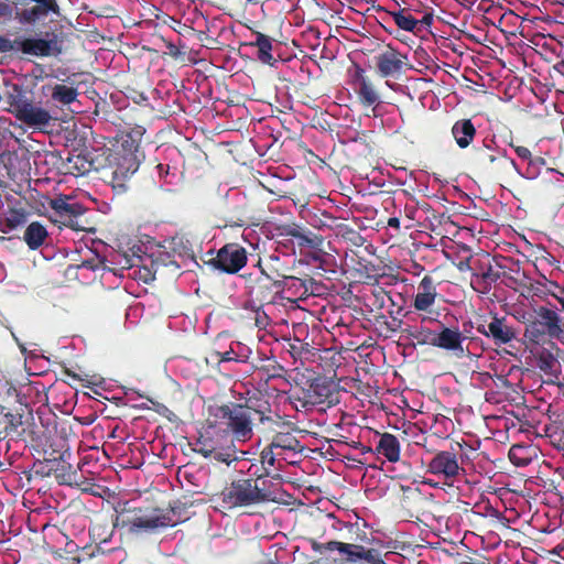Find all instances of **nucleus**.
Here are the masks:
<instances>
[{
	"label": "nucleus",
	"mask_w": 564,
	"mask_h": 564,
	"mask_svg": "<svg viewBox=\"0 0 564 564\" xmlns=\"http://www.w3.org/2000/svg\"><path fill=\"white\" fill-rule=\"evenodd\" d=\"M50 207L61 218L59 220L72 216H82L85 213V208L80 204L72 202L68 196L64 195L51 199Z\"/></svg>",
	"instance_id": "obj_16"
},
{
	"label": "nucleus",
	"mask_w": 564,
	"mask_h": 564,
	"mask_svg": "<svg viewBox=\"0 0 564 564\" xmlns=\"http://www.w3.org/2000/svg\"><path fill=\"white\" fill-rule=\"evenodd\" d=\"M134 264L131 262L129 258H124V263L122 264V269H129L133 267Z\"/></svg>",
	"instance_id": "obj_42"
},
{
	"label": "nucleus",
	"mask_w": 564,
	"mask_h": 564,
	"mask_svg": "<svg viewBox=\"0 0 564 564\" xmlns=\"http://www.w3.org/2000/svg\"><path fill=\"white\" fill-rule=\"evenodd\" d=\"M514 151L517 155L524 161H529L532 158L530 150L525 147H516Z\"/></svg>",
	"instance_id": "obj_37"
},
{
	"label": "nucleus",
	"mask_w": 564,
	"mask_h": 564,
	"mask_svg": "<svg viewBox=\"0 0 564 564\" xmlns=\"http://www.w3.org/2000/svg\"><path fill=\"white\" fill-rule=\"evenodd\" d=\"M56 41L53 39H26L21 43V50L26 54L36 56H48L56 48Z\"/></svg>",
	"instance_id": "obj_21"
},
{
	"label": "nucleus",
	"mask_w": 564,
	"mask_h": 564,
	"mask_svg": "<svg viewBox=\"0 0 564 564\" xmlns=\"http://www.w3.org/2000/svg\"><path fill=\"white\" fill-rule=\"evenodd\" d=\"M271 446L274 447V448H284V449H286V448L291 449L292 448L291 444L290 443L289 444L284 443L282 438L275 440L272 443Z\"/></svg>",
	"instance_id": "obj_39"
},
{
	"label": "nucleus",
	"mask_w": 564,
	"mask_h": 564,
	"mask_svg": "<svg viewBox=\"0 0 564 564\" xmlns=\"http://www.w3.org/2000/svg\"><path fill=\"white\" fill-rule=\"evenodd\" d=\"M156 169L159 170L160 174H163V173L167 174L169 173V166H164L163 164L156 165Z\"/></svg>",
	"instance_id": "obj_41"
},
{
	"label": "nucleus",
	"mask_w": 564,
	"mask_h": 564,
	"mask_svg": "<svg viewBox=\"0 0 564 564\" xmlns=\"http://www.w3.org/2000/svg\"><path fill=\"white\" fill-rule=\"evenodd\" d=\"M525 452V447L521 445H513L509 451V458L516 466H527L530 463V458L524 457L522 454Z\"/></svg>",
	"instance_id": "obj_30"
},
{
	"label": "nucleus",
	"mask_w": 564,
	"mask_h": 564,
	"mask_svg": "<svg viewBox=\"0 0 564 564\" xmlns=\"http://www.w3.org/2000/svg\"><path fill=\"white\" fill-rule=\"evenodd\" d=\"M48 237L47 229L39 221H32L24 230L23 240L31 250L42 247Z\"/></svg>",
	"instance_id": "obj_22"
},
{
	"label": "nucleus",
	"mask_w": 564,
	"mask_h": 564,
	"mask_svg": "<svg viewBox=\"0 0 564 564\" xmlns=\"http://www.w3.org/2000/svg\"><path fill=\"white\" fill-rule=\"evenodd\" d=\"M3 387L6 388V393L7 395L10 398V397H13V398H17L18 397V392H17V389L10 384L9 382H6L3 384Z\"/></svg>",
	"instance_id": "obj_38"
},
{
	"label": "nucleus",
	"mask_w": 564,
	"mask_h": 564,
	"mask_svg": "<svg viewBox=\"0 0 564 564\" xmlns=\"http://www.w3.org/2000/svg\"><path fill=\"white\" fill-rule=\"evenodd\" d=\"M122 153H118L119 158L112 172V188L117 193L126 191V181L134 174L140 164L139 143L128 137L121 144Z\"/></svg>",
	"instance_id": "obj_5"
},
{
	"label": "nucleus",
	"mask_w": 564,
	"mask_h": 564,
	"mask_svg": "<svg viewBox=\"0 0 564 564\" xmlns=\"http://www.w3.org/2000/svg\"><path fill=\"white\" fill-rule=\"evenodd\" d=\"M452 135L460 149H466L476 135V128L470 119H462L453 124Z\"/></svg>",
	"instance_id": "obj_18"
},
{
	"label": "nucleus",
	"mask_w": 564,
	"mask_h": 564,
	"mask_svg": "<svg viewBox=\"0 0 564 564\" xmlns=\"http://www.w3.org/2000/svg\"><path fill=\"white\" fill-rule=\"evenodd\" d=\"M223 507L231 509L267 500L268 495L258 486V480L239 479L224 488L220 494Z\"/></svg>",
	"instance_id": "obj_4"
},
{
	"label": "nucleus",
	"mask_w": 564,
	"mask_h": 564,
	"mask_svg": "<svg viewBox=\"0 0 564 564\" xmlns=\"http://www.w3.org/2000/svg\"><path fill=\"white\" fill-rule=\"evenodd\" d=\"M162 248V253H166L167 258L170 259L169 261L163 260L165 264L175 263V256L184 257L187 256L189 251L187 241H184L182 237H173L169 240H165Z\"/></svg>",
	"instance_id": "obj_23"
},
{
	"label": "nucleus",
	"mask_w": 564,
	"mask_h": 564,
	"mask_svg": "<svg viewBox=\"0 0 564 564\" xmlns=\"http://www.w3.org/2000/svg\"><path fill=\"white\" fill-rule=\"evenodd\" d=\"M393 22L401 29L408 32H413L419 21L410 13H406L405 10H399L390 13Z\"/></svg>",
	"instance_id": "obj_27"
},
{
	"label": "nucleus",
	"mask_w": 564,
	"mask_h": 564,
	"mask_svg": "<svg viewBox=\"0 0 564 564\" xmlns=\"http://www.w3.org/2000/svg\"><path fill=\"white\" fill-rule=\"evenodd\" d=\"M378 454L384 456L390 463L400 460L401 445L397 436L390 433H383L380 436L376 447Z\"/></svg>",
	"instance_id": "obj_19"
},
{
	"label": "nucleus",
	"mask_w": 564,
	"mask_h": 564,
	"mask_svg": "<svg viewBox=\"0 0 564 564\" xmlns=\"http://www.w3.org/2000/svg\"><path fill=\"white\" fill-rule=\"evenodd\" d=\"M354 85L356 93L365 106H372L379 101V95L360 67L356 68Z\"/></svg>",
	"instance_id": "obj_14"
},
{
	"label": "nucleus",
	"mask_w": 564,
	"mask_h": 564,
	"mask_svg": "<svg viewBox=\"0 0 564 564\" xmlns=\"http://www.w3.org/2000/svg\"><path fill=\"white\" fill-rule=\"evenodd\" d=\"M556 362V359L552 355L541 356L539 360V367L540 369L546 371L551 370Z\"/></svg>",
	"instance_id": "obj_35"
},
{
	"label": "nucleus",
	"mask_w": 564,
	"mask_h": 564,
	"mask_svg": "<svg viewBox=\"0 0 564 564\" xmlns=\"http://www.w3.org/2000/svg\"><path fill=\"white\" fill-rule=\"evenodd\" d=\"M536 317L525 328V337L539 344L546 337L564 343V319L556 310L540 306L535 310Z\"/></svg>",
	"instance_id": "obj_3"
},
{
	"label": "nucleus",
	"mask_w": 564,
	"mask_h": 564,
	"mask_svg": "<svg viewBox=\"0 0 564 564\" xmlns=\"http://www.w3.org/2000/svg\"><path fill=\"white\" fill-rule=\"evenodd\" d=\"M50 12L58 14V4L56 1L36 2V6L18 12L17 19L22 24H32L40 18L46 17Z\"/></svg>",
	"instance_id": "obj_15"
},
{
	"label": "nucleus",
	"mask_w": 564,
	"mask_h": 564,
	"mask_svg": "<svg viewBox=\"0 0 564 564\" xmlns=\"http://www.w3.org/2000/svg\"><path fill=\"white\" fill-rule=\"evenodd\" d=\"M477 330L487 337H492L498 346L509 344L516 338L514 329L507 324L503 317L494 316L487 327L478 326Z\"/></svg>",
	"instance_id": "obj_10"
},
{
	"label": "nucleus",
	"mask_w": 564,
	"mask_h": 564,
	"mask_svg": "<svg viewBox=\"0 0 564 564\" xmlns=\"http://www.w3.org/2000/svg\"><path fill=\"white\" fill-rule=\"evenodd\" d=\"M427 453H433V457L426 464V473L431 474L438 479L445 481H454L460 475L464 474L465 469L463 463L459 459V452L454 448L449 451H432L422 445Z\"/></svg>",
	"instance_id": "obj_6"
},
{
	"label": "nucleus",
	"mask_w": 564,
	"mask_h": 564,
	"mask_svg": "<svg viewBox=\"0 0 564 564\" xmlns=\"http://www.w3.org/2000/svg\"><path fill=\"white\" fill-rule=\"evenodd\" d=\"M268 462H269V464H270V465H273V463H274V458H273V456H270V458H269V460H268Z\"/></svg>",
	"instance_id": "obj_46"
},
{
	"label": "nucleus",
	"mask_w": 564,
	"mask_h": 564,
	"mask_svg": "<svg viewBox=\"0 0 564 564\" xmlns=\"http://www.w3.org/2000/svg\"><path fill=\"white\" fill-rule=\"evenodd\" d=\"M256 39L250 45L258 47V59L263 64L272 65L275 59L272 55V40L260 32H256Z\"/></svg>",
	"instance_id": "obj_24"
},
{
	"label": "nucleus",
	"mask_w": 564,
	"mask_h": 564,
	"mask_svg": "<svg viewBox=\"0 0 564 564\" xmlns=\"http://www.w3.org/2000/svg\"><path fill=\"white\" fill-rule=\"evenodd\" d=\"M210 416L216 425L228 434L231 433L237 442H247L253 435L252 411L242 404L229 403L217 406L210 412Z\"/></svg>",
	"instance_id": "obj_2"
},
{
	"label": "nucleus",
	"mask_w": 564,
	"mask_h": 564,
	"mask_svg": "<svg viewBox=\"0 0 564 564\" xmlns=\"http://www.w3.org/2000/svg\"><path fill=\"white\" fill-rule=\"evenodd\" d=\"M55 221H59L63 226L72 228L76 231L85 230V227L82 226L78 221V216H72L69 218H66L65 220L55 219Z\"/></svg>",
	"instance_id": "obj_34"
},
{
	"label": "nucleus",
	"mask_w": 564,
	"mask_h": 564,
	"mask_svg": "<svg viewBox=\"0 0 564 564\" xmlns=\"http://www.w3.org/2000/svg\"><path fill=\"white\" fill-rule=\"evenodd\" d=\"M227 443H232L226 431L216 425L215 420L210 421L204 434L199 436L194 451L202 454L205 458L212 457L213 453Z\"/></svg>",
	"instance_id": "obj_9"
},
{
	"label": "nucleus",
	"mask_w": 564,
	"mask_h": 564,
	"mask_svg": "<svg viewBox=\"0 0 564 564\" xmlns=\"http://www.w3.org/2000/svg\"><path fill=\"white\" fill-rule=\"evenodd\" d=\"M388 226L391 227V228L399 229L400 228V220H399V218H397V217L389 218Z\"/></svg>",
	"instance_id": "obj_40"
},
{
	"label": "nucleus",
	"mask_w": 564,
	"mask_h": 564,
	"mask_svg": "<svg viewBox=\"0 0 564 564\" xmlns=\"http://www.w3.org/2000/svg\"><path fill=\"white\" fill-rule=\"evenodd\" d=\"M340 554H344L346 556V561L349 563L365 561L370 564H377L379 562L378 554L375 550H367L365 546L359 544L344 543Z\"/></svg>",
	"instance_id": "obj_17"
},
{
	"label": "nucleus",
	"mask_w": 564,
	"mask_h": 564,
	"mask_svg": "<svg viewBox=\"0 0 564 564\" xmlns=\"http://www.w3.org/2000/svg\"><path fill=\"white\" fill-rule=\"evenodd\" d=\"M210 458L215 459L216 462L224 463L226 465H230L232 462L237 459L231 443L226 448L225 446L217 448L213 453Z\"/></svg>",
	"instance_id": "obj_29"
},
{
	"label": "nucleus",
	"mask_w": 564,
	"mask_h": 564,
	"mask_svg": "<svg viewBox=\"0 0 564 564\" xmlns=\"http://www.w3.org/2000/svg\"><path fill=\"white\" fill-rule=\"evenodd\" d=\"M479 155L484 161H487L489 163H495L498 159V156L492 153L487 144H484L479 149Z\"/></svg>",
	"instance_id": "obj_36"
},
{
	"label": "nucleus",
	"mask_w": 564,
	"mask_h": 564,
	"mask_svg": "<svg viewBox=\"0 0 564 564\" xmlns=\"http://www.w3.org/2000/svg\"><path fill=\"white\" fill-rule=\"evenodd\" d=\"M466 339L464 334L458 328L443 327L437 334L436 347L449 350L456 358L465 356L463 343Z\"/></svg>",
	"instance_id": "obj_12"
},
{
	"label": "nucleus",
	"mask_w": 564,
	"mask_h": 564,
	"mask_svg": "<svg viewBox=\"0 0 564 564\" xmlns=\"http://www.w3.org/2000/svg\"><path fill=\"white\" fill-rule=\"evenodd\" d=\"M509 162L520 176L528 178V180L536 178L541 172L542 166L545 164L544 159L539 158V156H536V158L532 156L528 161V166H527L525 171H521L514 160L510 159Z\"/></svg>",
	"instance_id": "obj_25"
},
{
	"label": "nucleus",
	"mask_w": 564,
	"mask_h": 564,
	"mask_svg": "<svg viewBox=\"0 0 564 564\" xmlns=\"http://www.w3.org/2000/svg\"><path fill=\"white\" fill-rule=\"evenodd\" d=\"M557 301L560 302V304L562 305L563 310H564V297H558L556 296Z\"/></svg>",
	"instance_id": "obj_44"
},
{
	"label": "nucleus",
	"mask_w": 564,
	"mask_h": 564,
	"mask_svg": "<svg viewBox=\"0 0 564 564\" xmlns=\"http://www.w3.org/2000/svg\"><path fill=\"white\" fill-rule=\"evenodd\" d=\"M517 318L523 322L525 319V313L519 315Z\"/></svg>",
	"instance_id": "obj_45"
},
{
	"label": "nucleus",
	"mask_w": 564,
	"mask_h": 564,
	"mask_svg": "<svg viewBox=\"0 0 564 564\" xmlns=\"http://www.w3.org/2000/svg\"><path fill=\"white\" fill-rule=\"evenodd\" d=\"M437 334L429 328H420L414 334L413 338L421 345H432L436 347Z\"/></svg>",
	"instance_id": "obj_28"
},
{
	"label": "nucleus",
	"mask_w": 564,
	"mask_h": 564,
	"mask_svg": "<svg viewBox=\"0 0 564 564\" xmlns=\"http://www.w3.org/2000/svg\"><path fill=\"white\" fill-rule=\"evenodd\" d=\"M181 522V518L174 509H153L143 514L137 516L131 521L130 531L154 532L163 528L174 527Z\"/></svg>",
	"instance_id": "obj_7"
},
{
	"label": "nucleus",
	"mask_w": 564,
	"mask_h": 564,
	"mask_svg": "<svg viewBox=\"0 0 564 564\" xmlns=\"http://www.w3.org/2000/svg\"><path fill=\"white\" fill-rule=\"evenodd\" d=\"M231 358L228 356V352H226L225 355L221 356L220 361H228Z\"/></svg>",
	"instance_id": "obj_43"
},
{
	"label": "nucleus",
	"mask_w": 564,
	"mask_h": 564,
	"mask_svg": "<svg viewBox=\"0 0 564 564\" xmlns=\"http://www.w3.org/2000/svg\"><path fill=\"white\" fill-rule=\"evenodd\" d=\"M78 91L76 88L56 84L52 88V99L62 105H69L76 100Z\"/></svg>",
	"instance_id": "obj_26"
},
{
	"label": "nucleus",
	"mask_w": 564,
	"mask_h": 564,
	"mask_svg": "<svg viewBox=\"0 0 564 564\" xmlns=\"http://www.w3.org/2000/svg\"><path fill=\"white\" fill-rule=\"evenodd\" d=\"M8 111L25 127L46 131L54 120L51 111L44 108L41 102H34L18 84L7 85L4 94Z\"/></svg>",
	"instance_id": "obj_1"
},
{
	"label": "nucleus",
	"mask_w": 564,
	"mask_h": 564,
	"mask_svg": "<svg viewBox=\"0 0 564 564\" xmlns=\"http://www.w3.org/2000/svg\"><path fill=\"white\" fill-rule=\"evenodd\" d=\"M436 296L437 292L433 279L430 275H425L419 283L413 307L416 311L426 312L435 304Z\"/></svg>",
	"instance_id": "obj_13"
},
{
	"label": "nucleus",
	"mask_w": 564,
	"mask_h": 564,
	"mask_svg": "<svg viewBox=\"0 0 564 564\" xmlns=\"http://www.w3.org/2000/svg\"><path fill=\"white\" fill-rule=\"evenodd\" d=\"M341 547H344V542L339 541H329L327 543H314L313 545V550L321 554H323L325 551H337L340 553Z\"/></svg>",
	"instance_id": "obj_31"
},
{
	"label": "nucleus",
	"mask_w": 564,
	"mask_h": 564,
	"mask_svg": "<svg viewBox=\"0 0 564 564\" xmlns=\"http://www.w3.org/2000/svg\"><path fill=\"white\" fill-rule=\"evenodd\" d=\"M254 324L257 327H259L260 329H264L267 328V326L269 325V316L267 315V313L261 310L260 307H258L256 311H254Z\"/></svg>",
	"instance_id": "obj_33"
},
{
	"label": "nucleus",
	"mask_w": 564,
	"mask_h": 564,
	"mask_svg": "<svg viewBox=\"0 0 564 564\" xmlns=\"http://www.w3.org/2000/svg\"><path fill=\"white\" fill-rule=\"evenodd\" d=\"M210 263L221 272L235 274L247 263V251L237 243H228L220 248Z\"/></svg>",
	"instance_id": "obj_8"
},
{
	"label": "nucleus",
	"mask_w": 564,
	"mask_h": 564,
	"mask_svg": "<svg viewBox=\"0 0 564 564\" xmlns=\"http://www.w3.org/2000/svg\"><path fill=\"white\" fill-rule=\"evenodd\" d=\"M404 58L405 56L394 50H388L380 53L376 57V65L379 75L381 77L399 76L404 66Z\"/></svg>",
	"instance_id": "obj_11"
},
{
	"label": "nucleus",
	"mask_w": 564,
	"mask_h": 564,
	"mask_svg": "<svg viewBox=\"0 0 564 564\" xmlns=\"http://www.w3.org/2000/svg\"><path fill=\"white\" fill-rule=\"evenodd\" d=\"M0 424L3 425L2 430H0V440L10 437L12 440L19 438L23 435V421L21 414H13L7 412L2 415V420Z\"/></svg>",
	"instance_id": "obj_20"
},
{
	"label": "nucleus",
	"mask_w": 564,
	"mask_h": 564,
	"mask_svg": "<svg viewBox=\"0 0 564 564\" xmlns=\"http://www.w3.org/2000/svg\"><path fill=\"white\" fill-rule=\"evenodd\" d=\"M14 4L10 0H0V20L10 21L13 18Z\"/></svg>",
	"instance_id": "obj_32"
}]
</instances>
